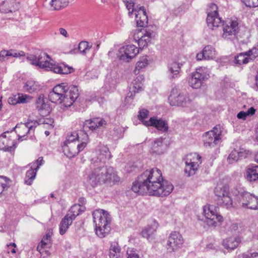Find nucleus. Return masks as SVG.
Returning <instances> with one entry per match:
<instances>
[{"instance_id": "58", "label": "nucleus", "mask_w": 258, "mask_h": 258, "mask_svg": "<svg viewBox=\"0 0 258 258\" xmlns=\"http://www.w3.org/2000/svg\"><path fill=\"white\" fill-rule=\"evenodd\" d=\"M144 80V77L143 75L138 76L134 80L136 82L142 83Z\"/></svg>"}, {"instance_id": "9", "label": "nucleus", "mask_w": 258, "mask_h": 258, "mask_svg": "<svg viewBox=\"0 0 258 258\" xmlns=\"http://www.w3.org/2000/svg\"><path fill=\"white\" fill-rule=\"evenodd\" d=\"M168 101L170 105L174 106H188L191 103L188 94L186 92H181L177 88H173L168 97Z\"/></svg>"}, {"instance_id": "17", "label": "nucleus", "mask_w": 258, "mask_h": 258, "mask_svg": "<svg viewBox=\"0 0 258 258\" xmlns=\"http://www.w3.org/2000/svg\"><path fill=\"white\" fill-rule=\"evenodd\" d=\"M183 242L182 235L178 232H173L168 237L167 249L170 252H175L181 247Z\"/></svg>"}, {"instance_id": "42", "label": "nucleus", "mask_w": 258, "mask_h": 258, "mask_svg": "<svg viewBox=\"0 0 258 258\" xmlns=\"http://www.w3.org/2000/svg\"><path fill=\"white\" fill-rule=\"evenodd\" d=\"M239 160L238 150H233L229 155L227 158V161L229 164H232Z\"/></svg>"}, {"instance_id": "27", "label": "nucleus", "mask_w": 258, "mask_h": 258, "mask_svg": "<svg viewBox=\"0 0 258 258\" xmlns=\"http://www.w3.org/2000/svg\"><path fill=\"white\" fill-rule=\"evenodd\" d=\"M165 146L163 144L161 138L155 139L151 144L150 151L152 154L161 155L164 153Z\"/></svg>"}, {"instance_id": "61", "label": "nucleus", "mask_w": 258, "mask_h": 258, "mask_svg": "<svg viewBox=\"0 0 258 258\" xmlns=\"http://www.w3.org/2000/svg\"><path fill=\"white\" fill-rule=\"evenodd\" d=\"M249 258H258V252H253L249 255Z\"/></svg>"}, {"instance_id": "26", "label": "nucleus", "mask_w": 258, "mask_h": 258, "mask_svg": "<svg viewBox=\"0 0 258 258\" xmlns=\"http://www.w3.org/2000/svg\"><path fill=\"white\" fill-rule=\"evenodd\" d=\"M20 4L16 0H9L1 4L0 11L4 13L12 12L18 10Z\"/></svg>"}, {"instance_id": "57", "label": "nucleus", "mask_w": 258, "mask_h": 258, "mask_svg": "<svg viewBox=\"0 0 258 258\" xmlns=\"http://www.w3.org/2000/svg\"><path fill=\"white\" fill-rule=\"evenodd\" d=\"M237 117L238 119H241L243 120H245L247 118L245 111H240L237 115Z\"/></svg>"}, {"instance_id": "59", "label": "nucleus", "mask_w": 258, "mask_h": 258, "mask_svg": "<svg viewBox=\"0 0 258 258\" xmlns=\"http://www.w3.org/2000/svg\"><path fill=\"white\" fill-rule=\"evenodd\" d=\"M59 32L60 34H61L62 36H64L65 37H67L68 36L67 31L66 29L60 28L59 29Z\"/></svg>"}, {"instance_id": "12", "label": "nucleus", "mask_w": 258, "mask_h": 258, "mask_svg": "<svg viewBox=\"0 0 258 258\" xmlns=\"http://www.w3.org/2000/svg\"><path fill=\"white\" fill-rule=\"evenodd\" d=\"M215 194L217 204L226 208L232 206V200L229 196V187L226 185H218L215 187Z\"/></svg>"}, {"instance_id": "49", "label": "nucleus", "mask_w": 258, "mask_h": 258, "mask_svg": "<svg viewBox=\"0 0 258 258\" xmlns=\"http://www.w3.org/2000/svg\"><path fill=\"white\" fill-rule=\"evenodd\" d=\"M126 254L127 255V258H139L136 250L133 248H128L126 251Z\"/></svg>"}, {"instance_id": "51", "label": "nucleus", "mask_w": 258, "mask_h": 258, "mask_svg": "<svg viewBox=\"0 0 258 258\" xmlns=\"http://www.w3.org/2000/svg\"><path fill=\"white\" fill-rule=\"evenodd\" d=\"M133 91L134 93L138 92L139 91L141 90L143 86V83L141 82H136L135 81L133 82Z\"/></svg>"}, {"instance_id": "35", "label": "nucleus", "mask_w": 258, "mask_h": 258, "mask_svg": "<svg viewBox=\"0 0 258 258\" xmlns=\"http://www.w3.org/2000/svg\"><path fill=\"white\" fill-rule=\"evenodd\" d=\"M148 64V60L147 56H143L141 57L140 60L137 62L134 73L135 75H138L141 70L146 67Z\"/></svg>"}, {"instance_id": "63", "label": "nucleus", "mask_w": 258, "mask_h": 258, "mask_svg": "<svg viewBox=\"0 0 258 258\" xmlns=\"http://www.w3.org/2000/svg\"><path fill=\"white\" fill-rule=\"evenodd\" d=\"M11 247H14L15 248L16 247V244L15 243H11L9 245H8V247L10 248Z\"/></svg>"}, {"instance_id": "46", "label": "nucleus", "mask_w": 258, "mask_h": 258, "mask_svg": "<svg viewBox=\"0 0 258 258\" xmlns=\"http://www.w3.org/2000/svg\"><path fill=\"white\" fill-rule=\"evenodd\" d=\"M149 115V111L145 109H143L139 111V114L138 117L140 120L142 121L143 123L144 121H148L146 120L145 119L148 117Z\"/></svg>"}, {"instance_id": "23", "label": "nucleus", "mask_w": 258, "mask_h": 258, "mask_svg": "<svg viewBox=\"0 0 258 258\" xmlns=\"http://www.w3.org/2000/svg\"><path fill=\"white\" fill-rule=\"evenodd\" d=\"M216 56V50L211 45L206 46L203 51L197 54L196 58L198 60L203 59H213Z\"/></svg>"}, {"instance_id": "45", "label": "nucleus", "mask_w": 258, "mask_h": 258, "mask_svg": "<svg viewBox=\"0 0 258 258\" xmlns=\"http://www.w3.org/2000/svg\"><path fill=\"white\" fill-rule=\"evenodd\" d=\"M51 237L49 234H46L45 236H44L41 242L39 243L38 246H40V247H46V248H49L51 246L50 243Z\"/></svg>"}, {"instance_id": "53", "label": "nucleus", "mask_w": 258, "mask_h": 258, "mask_svg": "<svg viewBox=\"0 0 258 258\" xmlns=\"http://www.w3.org/2000/svg\"><path fill=\"white\" fill-rule=\"evenodd\" d=\"M239 226L237 223H232L229 227V230L232 232H239Z\"/></svg>"}, {"instance_id": "21", "label": "nucleus", "mask_w": 258, "mask_h": 258, "mask_svg": "<svg viewBox=\"0 0 258 258\" xmlns=\"http://www.w3.org/2000/svg\"><path fill=\"white\" fill-rule=\"evenodd\" d=\"M143 124L147 126H154L158 130L163 132H167L168 130L167 121L162 119H158L156 117H151L148 121H144Z\"/></svg>"}, {"instance_id": "62", "label": "nucleus", "mask_w": 258, "mask_h": 258, "mask_svg": "<svg viewBox=\"0 0 258 258\" xmlns=\"http://www.w3.org/2000/svg\"><path fill=\"white\" fill-rule=\"evenodd\" d=\"M9 248V250H8V252L9 253L10 252H11L12 253H16V250L14 248H13L12 249H11V247L10 248Z\"/></svg>"}, {"instance_id": "4", "label": "nucleus", "mask_w": 258, "mask_h": 258, "mask_svg": "<svg viewBox=\"0 0 258 258\" xmlns=\"http://www.w3.org/2000/svg\"><path fill=\"white\" fill-rule=\"evenodd\" d=\"M27 60L32 64L44 69L46 71H51L55 73L68 74L73 72L72 67L61 63H55L46 53L41 52L38 56L30 54L27 57Z\"/></svg>"}, {"instance_id": "54", "label": "nucleus", "mask_w": 258, "mask_h": 258, "mask_svg": "<svg viewBox=\"0 0 258 258\" xmlns=\"http://www.w3.org/2000/svg\"><path fill=\"white\" fill-rule=\"evenodd\" d=\"M18 100V96L17 95H15V96L9 98L8 102L10 104L15 105L17 103H19V101Z\"/></svg>"}, {"instance_id": "16", "label": "nucleus", "mask_w": 258, "mask_h": 258, "mask_svg": "<svg viewBox=\"0 0 258 258\" xmlns=\"http://www.w3.org/2000/svg\"><path fill=\"white\" fill-rule=\"evenodd\" d=\"M139 49L135 45L129 44L120 47L117 53L120 60L124 62H129L139 53Z\"/></svg>"}, {"instance_id": "56", "label": "nucleus", "mask_w": 258, "mask_h": 258, "mask_svg": "<svg viewBox=\"0 0 258 258\" xmlns=\"http://www.w3.org/2000/svg\"><path fill=\"white\" fill-rule=\"evenodd\" d=\"M246 3L248 4V7H258V0H246Z\"/></svg>"}, {"instance_id": "20", "label": "nucleus", "mask_w": 258, "mask_h": 258, "mask_svg": "<svg viewBox=\"0 0 258 258\" xmlns=\"http://www.w3.org/2000/svg\"><path fill=\"white\" fill-rule=\"evenodd\" d=\"M38 123L36 120H29L26 123H21L16 126V132L18 133L19 140L23 141L24 138L29 133V132L35 127Z\"/></svg>"}, {"instance_id": "37", "label": "nucleus", "mask_w": 258, "mask_h": 258, "mask_svg": "<svg viewBox=\"0 0 258 258\" xmlns=\"http://www.w3.org/2000/svg\"><path fill=\"white\" fill-rule=\"evenodd\" d=\"M68 4V0H52L50 5L53 10L57 11L67 7Z\"/></svg>"}, {"instance_id": "8", "label": "nucleus", "mask_w": 258, "mask_h": 258, "mask_svg": "<svg viewBox=\"0 0 258 258\" xmlns=\"http://www.w3.org/2000/svg\"><path fill=\"white\" fill-rule=\"evenodd\" d=\"M125 5L131 17L134 13L135 20L138 27H145L148 22V16L144 7H135L136 0H124Z\"/></svg>"}, {"instance_id": "25", "label": "nucleus", "mask_w": 258, "mask_h": 258, "mask_svg": "<svg viewBox=\"0 0 258 258\" xmlns=\"http://www.w3.org/2000/svg\"><path fill=\"white\" fill-rule=\"evenodd\" d=\"M241 241V238L239 236L230 237L223 240L222 245L228 251H231L236 248Z\"/></svg>"}, {"instance_id": "13", "label": "nucleus", "mask_w": 258, "mask_h": 258, "mask_svg": "<svg viewBox=\"0 0 258 258\" xmlns=\"http://www.w3.org/2000/svg\"><path fill=\"white\" fill-rule=\"evenodd\" d=\"M201 163V157L199 154L194 153L187 155L185 159V173L188 176L195 174Z\"/></svg>"}, {"instance_id": "36", "label": "nucleus", "mask_w": 258, "mask_h": 258, "mask_svg": "<svg viewBox=\"0 0 258 258\" xmlns=\"http://www.w3.org/2000/svg\"><path fill=\"white\" fill-rule=\"evenodd\" d=\"M31 169L28 170L26 173V177L25 178V183L27 185H31L33 181L35 178L36 172L37 170L31 166Z\"/></svg>"}, {"instance_id": "33", "label": "nucleus", "mask_w": 258, "mask_h": 258, "mask_svg": "<svg viewBox=\"0 0 258 258\" xmlns=\"http://www.w3.org/2000/svg\"><path fill=\"white\" fill-rule=\"evenodd\" d=\"M25 89L29 93H33L40 89V85L34 80H28L24 86Z\"/></svg>"}, {"instance_id": "48", "label": "nucleus", "mask_w": 258, "mask_h": 258, "mask_svg": "<svg viewBox=\"0 0 258 258\" xmlns=\"http://www.w3.org/2000/svg\"><path fill=\"white\" fill-rule=\"evenodd\" d=\"M96 120L98 123H96L95 131L102 127H104L106 125V121L103 118L97 117Z\"/></svg>"}, {"instance_id": "47", "label": "nucleus", "mask_w": 258, "mask_h": 258, "mask_svg": "<svg viewBox=\"0 0 258 258\" xmlns=\"http://www.w3.org/2000/svg\"><path fill=\"white\" fill-rule=\"evenodd\" d=\"M44 163V161L42 157H40L32 165V167L34 168L36 170H38L40 166Z\"/></svg>"}, {"instance_id": "22", "label": "nucleus", "mask_w": 258, "mask_h": 258, "mask_svg": "<svg viewBox=\"0 0 258 258\" xmlns=\"http://www.w3.org/2000/svg\"><path fill=\"white\" fill-rule=\"evenodd\" d=\"M182 65L176 61H173L168 64L167 75L170 80L173 81L180 77Z\"/></svg>"}, {"instance_id": "40", "label": "nucleus", "mask_w": 258, "mask_h": 258, "mask_svg": "<svg viewBox=\"0 0 258 258\" xmlns=\"http://www.w3.org/2000/svg\"><path fill=\"white\" fill-rule=\"evenodd\" d=\"M25 53L24 52L21 51V52H10L8 51H2L0 52V60L2 61L4 59V56H13L14 57H18L20 56L24 55Z\"/></svg>"}, {"instance_id": "19", "label": "nucleus", "mask_w": 258, "mask_h": 258, "mask_svg": "<svg viewBox=\"0 0 258 258\" xmlns=\"http://www.w3.org/2000/svg\"><path fill=\"white\" fill-rule=\"evenodd\" d=\"M222 37L226 40H232L238 32V24L237 21H231L228 24L223 25Z\"/></svg>"}, {"instance_id": "11", "label": "nucleus", "mask_w": 258, "mask_h": 258, "mask_svg": "<svg viewBox=\"0 0 258 258\" xmlns=\"http://www.w3.org/2000/svg\"><path fill=\"white\" fill-rule=\"evenodd\" d=\"M218 208L214 205H206L203 208V213L206 219V223L209 226L215 227L218 223L223 221V217L219 214Z\"/></svg>"}, {"instance_id": "41", "label": "nucleus", "mask_w": 258, "mask_h": 258, "mask_svg": "<svg viewBox=\"0 0 258 258\" xmlns=\"http://www.w3.org/2000/svg\"><path fill=\"white\" fill-rule=\"evenodd\" d=\"M97 117L93 118L90 119L86 120L84 124V127L86 128H89L91 131H95V126H96V123H98L96 122Z\"/></svg>"}, {"instance_id": "6", "label": "nucleus", "mask_w": 258, "mask_h": 258, "mask_svg": "<svg viewBox=\"0 0 258 258\" xmlns=\"http://www.w3.org/2000/svg\"><path fill=\"white\" fill-rule=\"evenodd\" d=\"M92 215L95 225L96 234L100 238L105 237L110 230V215L107 211L102 209L96 210Z\"/></svg>"}, {"instance_id": "52", "label": "nucleus", "mask_w": 258, "mask_h": 258, "mask_svg": "<svg viewBox=\"0 0 258 258\" xmlns=\"http://www.w3.org/2000/svg\"><path fill=\"white\" fill-rule=\"evenodd\" d=\"M208 13H216L218 14V7L215 4H211L208 9Z\"/></svg>"}, {"instance_id": "30", "label": "nucleus", "mask_w": 258, "mask_h": 258, "mask_svg": "<svg viewBox=\"0 0 258 258\" xmlns=\"http://www.w3.org/2000/svg\"><path fill=\"white\" fill-rule=\"evenodd\" d=\"M85 207L81 206L80 205H74L70 209L69 212L66 215H68L69 218L74 220L76 217L78 216L81 213L84 212Z\"/></svg>"}, {"instance_id": "29", "label": "nucleus", "mask_w": 258, "mask_h": 258, "mask_svg": "<svg viewBox=\"0 0 258 258\" xmlns=\"http://www.w3.org/2000/svg\"><path fill=\"white\" fill-rule=\"evenodd\" d=\"M36 108L42 115H46L50 112L48 104L45 103L43 97H39L35 102Z\"/></svg>"}, {"instance_id": "34", "label": "nucleus", "mask_w": 258, "mask_h": 258, "mask_svg": "<svg viewBox=\"0 0 258 258\" xmlns=\"http://www.w3.org/2000/svg\"><path fill=\"white\" fill-rule=\"evenodd\" d=\"M246 178L250 182L258 179V166L252 167L247 170Z\"/></svg>"}, {"instance_id": "2", "label": "nucleus", "mask_w": 258, "mask_h": 258, "mask_svg": "<svg viewBox=\"0 0 258 258\" xmlns=\"http://www.w3.org/2000/svg\"><path fill=\"white\" fill-rule=\"evenodd\" d=\"M79 95L77 86L67 87L65 83H61L53 88L48 95V98L51 102L68 108L73 105Z\"/></svg>"}, {"instance_id": "7", "label": "nucleus", "mask_w": 258, "mask_h": 258, "mask_svg": "<svg viewBox=\"0 0 258 258\" xmlns=\"http://www.w3.org/2000/svg\"><path fill=\"white\" fill-rule=\"evenodd\" d=\"M233 195L242 207L251 210L258 209L257 197L242 188L235 189L233 191Z\"/></svg>"}, {"instance_id": "28", "label": "nucleus", "mask_w": 258, "mask_h": 258, "mask_svg": "<svg viewBox=\"0 0 258 258\" xmlns=\"http://www.w3.org/2000/svg\"><path fill=\"white\" fill-rule=\"evenodd\" d=\"M208 26L211 29L218 27L222 23L221 18L216 13H208L207 17Z\"/></svg>"}, {"instance_id": "5", "label": "nucleus", "mask_w": 258, "mask_h": 258, "mask_svg": "<svg viewBox=\"0 0 258 258\" xmlns=\"http://www.w3.org/2000/svg\"><path fill=\"white\" fill-rule=\"evenodd\" d=\"M88 142L89 137L86 133L82 131L72 132L64 142L63 151L68 158H73L85 149Z\"/></svg>"}, {"instance_id": "14", "label": "nucleus", "mask_w": 258, "mask_h": 258, "mask_svg": "<svg viewBox=\"0 0 258 258\" xmlns=\"http://www.w3.org/2000/svg\"><path fill=\"white\" fill-rule=\"evenodd\" d=\"M221 134L219 125H216L212 130L206 132L203 137L205 146L211 147L217 145L221 139Z\"/></svg>"}, {"instance_id": "15", "label": "nucleus", "mask_w": 258, "mask_h": 258, "mask_svg": "<svg viewBox=\"0 0 258 258\" xmlns=\"http://www.w3.org/2000/svg\"><path fill=\"white\" fill-rule=\"evenodd\" d=\"M111 157L108 148L105 146H100L96 148L94 155L91 159V163L95 166L105 163Z\"/></svg>"}, {"instance_id": "39", "label": "nucleus", "mask_w": 258, "mask_h": 258, "mask_svg": "<svg viewBox=\"0 0 258 258\" xmlns=\"http://www.w3.org/2000/svg\"><path fill=\"white\" fill-rule=\"evenodd\" d=\"M11 180L5 176H0V195L10 185Z\"/></svg>"}, {"instance_id": "32", "label": "nucleus", "mask_w": 258, "mask_h": 258, "mask_svg": "<svg viewBox=\"0 0 258 258\" xmlns=\"http://www.w3.org/2000/svg\"><path fill=\"white\" fill-rule=\"evenodd\" d=\"M121 248L116 242H113L111 243L109 248L110 258H119L120 256Z\"/></svg>"}, {"instance_id": "31", "label": "nucleus", "mask_w": 258, "mask_h": 258, "mask_svg": "<svg viewBox=\"0 0 258 258\" xmlns=\"http://www.w3.org/2000/svg\"><path fill=\"white\" fill-rule=\"evenodd\" d=\"M73 221L72 219L69 218L68 215H66L61 220L59 224V233L63 235Z\"/></svg>"}, {"instance_id": "43", "label": "nucleus", "mask_w": 258, "mask_h": 258, "mask_svg": "<svg viewBox=\"0 0 258 258\" xmlns=\"http://www.w3.org/2000/svg\"><path fill=\"white\" fill-rule=\"evenodd\" d=\"M91 45L90 46L89 43L86 41L81 42L78 46V49L81 53L86 54L90 49Z\"/></svg>"}, {"instance_id": "38", "label": "nucleus", "mask_w": 258, "mask_h": 258, "mask_svg": "<svg viewBox=\"0 0 258 258\" xmlns=\"http://www.w3.org/2000/svg\"><path fill=\"white\" fill-rule=\"evenodd\" d=\"M156 232V229L151 226H148L145 228L142 232L143 237L146 238L148 240H152L153 236Z\"/></svg>"}, {"instance_id": "50", "label": "nucleus", "mask_w": 258, "mask_h": 258, "mask_svg": "<svg viewBox=\"0 0 258 258\" xmlns=\"http://www.w3.org/2000/svg\"><path fill=\"white\" fill-rule=\"evenodd\" d=\"M239 160L247 157V155L249 154V151L244 149H240L238 150Z\"/></svg>"}, {"instance_id": "1", "label": "nucleus", "mask_w": 258, "mask_h": 258, "mask_svg": "<svg viewBox=\"0 0 258 258\" xmlns=\"http://www.w3.org/2000/svg\"><path fill=\"white\" fill-rule=\"evenodd\" d=\"M173 189V185L164 180L161 170L157 168L147 170L133 183L132 190L138 195L148 193L150 195L165 197Z\"/></svg>"}, {"instance_id": "44", "label": "nucleus", "mask_w": 258, "mask_h": 258, "mask_svg": "<svg viewBox=\"0 0 258 258\" xmlns=\"http://www.w3.org/2000/svg\"><path fill=\"white\" fill-rule=\"evenodd\" d=\"M49 248L46 247H40L37 246V250L39 252L40 258H47L50 255V252L48 249Z\"/></svg>"}, {"instance_id": "64", "label": "nucleus", "mask_w": 258, "mask_h": 258, "mask_svg": "<svg viewBox=\"0 0 258 258\" xmlns=\"http://www.w3.org/2000/svg\"><path fill=\"white\" fill-rule=\"evenodd\" d=\"M245 115L247 117H250V116H252L248 110L245 111Z\"/></svg>"}, {"instance_id": "18", "label": "nucleus", "mask_w": 258, "mask_h": 258, "mask_svg": "<svg viewBox=\"0 0 258 258\" xmlns=\"http://www.w3.org/2000/svg\"><path fill=\"white\" fill-rule=\"evenodd\" d=\"M258 56V43L251 49L245 53H241L234 58V62L241 65L248 63L249 60H253Z\"/></svg>"}, {"instance_id": "55", "label": "nucleus", "mask_w": 258, "mask_h": 258, "mask_svg": "<svg viewBox=\"0 0 258 258\" xmlns=\"http://www.w3.org/2000/svg\"><path fill=\"white\" fill-rule=\"evenodd\" d=\"M17 96L19 103H24L26 102L27 99L28 98V96L27 95L18 94Z\"/></svg>"}, {"instance_id": "10", "label": "nucleus", "mask_w": 258, "mask_h": 258, "mask_svg": "<svg viewBox=\"0 0 258 258\" xmlns=\"http://www.w3.org/2000/svg\"><path fill=\"white\" fill-rule=\"evenodd\" d=\"M209 70L205 67L197 69L196 71L190 74L188 79L189 85L194 89H199L203 85L204 81L208 79Z\"/></svg>"}, {"instance_id": "3", "label": "nucleus", "mask_w": 258, "mask_h": 258, "mask_svg": "<svg viewBox=\"0 0 258 258\" xmlns=\"http://www.w3.org/2000/svg\"><path fill=\"white\" fill-rule=\"evenodd\" d=\"M119 180L114 169L110 166H100L91 170L88 174L87 182L94 187L105 183L111 185Z\"/></svg>"}, {"instance_id": "24", "label": "nucleus", "mask_w": 258, "mask_h": 258, "mask_svg": "<svg viewBox=\"0 0 258 258\" xmlns=\"http://www.w3.org/2000/svg\"><path fill=\"white\" fill-rule=\"evenodd\" d=\"M155 32L152 30H145L142 33V35L138 40V43L140 48H143L147 46L152 39L155 37Z\"/></svg>"}, {"instance_id": "60", "label": "nucleus", "mask_w": 258, "mask_h": 258, "mask_svg": "<svg viewBox=\"0 0 258 258\" xmlns=\"http://www.w3.org/2000/svg\"><path fill=\"white\" fill-rule=\"evenodd\" d=\"M247 110L250 112V113L252 116L255 114L256 111V109H254L253 107H250Z\"/></svg>"}]
</instances>
